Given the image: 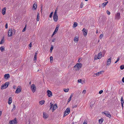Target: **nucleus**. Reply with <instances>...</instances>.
Listing matches in <instances>:
<instances>
[{
    "mask_svg": "<svg viewBox=\"0 0 124 124\" xmlns=\"http://www.w3.org/2000/svg\"><path fill=\"white\" fill-rule=\"evenodd\" d=\"M123 103H121L122 106V108H123Z\"/></svg>",
    "mask_w": 124,
    "mask_h": 124,
    "instance_id": "052dcab7",
    "label": "nucleus"
},
{
    "mask_svg": "<svg viewBox=\"0 0 124 124\" xmlns=\"http://www.w3.org/2000/svg\"><path fill=\"white\" fill-rule=\"evenodd\" d=\"M77 105H74L72 106V107L73 108H76L77 107Z\"/></svg>",
    "mask_w": 124,
    "mask_h": 124,
    "instance_id": "de8ad7c7",
    "label": "nucleus"
},
{
    "mask_svg": "<svg viewBox=\"0 0 124 124\" xmlns=\"http://www.w3.org/2000/svg\"><path fill=\"white\" fill-rule=\"evenodd\" d=\"M103 36V34H101L99 36V38L100 39L102 38Z\"/></svg>",
    "mask_w": 124,
    "mask_h": 124,
    "instance_id": "58836bf2",
    "label": "nucleus"
},
{
    "mask_svg": "<svg viewBox=\"0 0 124 124\" xmlns=\"http://www.w3.org/2000/svg\"><path fill=\"white\" fill-rule=\"evenodd\" d=\"M52 50H51L50 49V53L52 52Z\"/></svg>",
    "mask_w": 124,
    "mask_h": 124,
    "instance_id": "e2e57ef3",
    "label": "nucleus"
},
{
    "mask_svg": "<svg viewBox=\"0 0 124 124\" xmlns=\"http://www.w3.org/2000/svg\"><path fill=\"white\" fill-rule=\"evenodd\" d=\"M73 94H71L70 96V97L69 98V99L68 100V102H69L71 100V98L73 97Z\"/></svg>",
    "mask_w": 124,
    "mask_h": 124,
    "instance_id": "bb28decb",
    "label": "nucleus"
},
{
    "mask_svg": "<svg viewBox=\"0 0 124 124\" xmlns=\"http://www.w3.org/2000/svg\"><path fill=\"white\" fill-rule=\"evenodd\" d=\"M102 113V114L103 113L106 116L109 117V118H110L111 117V115L109 112L108 111H105Z\"/></svg>",
    "mask_w": 124,
    "mask_h": 124,
    "instance_id": "423d86ee",
    "label": "nucleus"
},
{
    "mask_svg": "<svg viewBox=\"0 0 124 124\" xmlns=\"http://www.w3.org/2000/svg\"><path fill=\"white\" fill-rule=\"evenodd\" d=\"M57 32H56L54 30V31L52 35V36L54 35V34H55Z\"/></svg>",
    "mask_w": 124,
    "mask_h": 124,
    "instance_id": "3c124183",
    "label": "nucleus"
},
{
    "mask_svg": "<svg viewBox=\"0 0 124 124\" xmlns=\"http://www.w3.org/2000/svg\"><path fill=\"white\" fill-rule=\"evenodd\" d=\"M47 95L49 97H51L52 96V94L51 91L49 90H47Z\"/></svg>",
    "mask_w": 124,
    "mask_h": 124,
    "instance_id": "4468645a",
    "label": "nucleus"
},
{
    "mask_svg": "<svg viewBox=\"0 0 124 124\" xmlns=\"http://www.w3.org/2000/svg\"><path fill=\"white\" fill-rule=\"evenodd\" d=\"M82 80L81 79L78 80V83H81Z\"/></svg>",
    "mask_w": 124,
    "mask_h": 124,
    "instance_id": "603ef678",
    "label": "nucleus"
},
{
    "mask_svg": "<svg viewBox=\"0 0 124 124\" xmlns=\"http://www.w3.org/2000/svg\"><path fill=\"white\" fill-rule=\"evenodd\" d=\"M117 62V61H116V62H115V63H116Z\"/></svg>",
    "mask_w": 124,
    "mask_h": 124,
    "instance_id": "0e129e2a",
    "label": "nucleus"
},
{
    "mask_svg": "<svg viewBox=\"0 0 124 124\" xmlns=\"http://www.w3.org/2000/svg\"><path fill=\"white\" fill-rule=\"evenodd\" d=\"M82 65L81 63H77L74 66V70L75 71L78 70L81 67Z\"/></svg>",
    "mask_w": 124,
    "mask_h": 124,
    "instance_id": "f257e3e1",
    "label": "nucleus"
},
{
    "mask_svg": "<svg viewBox=\"0 0 124 124\" xmlns=\"http://www.w3.org/2000/svg\"><path fill=\"white\" fill-rule=\"evenodd\" d=\"M15 30L13 29H9L8 33V36L10 37L12 36L15 33Z\"/></svg>",
    "mask_w": 124,
    "mask_h": 124,
    "instance_id": "f03ea898",
    "label": "nucleus"
},
{
    "mask_svg": "<svg viewBox=\"0 0 124 124\" xmlns=\"http://www.w3.org/2000/svg\"><path fill=\"white\" fill-rule=\"evenodd\" d=\"M57 108V106L56 104H55L54 105H53L52 109V112H53L55 109H56Z\"/></svg>",
    "mask_w": 124,
    "mask_h": 124,
    "instance_id": "f3484780",
    "label": "nucleus"
},
{
    "mask_svg": "<svg viewBox=\"0 0 124 124\" xmlns=\"http://www.w3.org/2000/svg\"><path fill=\"white\" fill-rule=\"evenodd\" d=\"M4 78L5 79H7L8 78H9V74H7L5 75L4 76Z\"/></svg>",
    "mask_w": 124,
    "mask_h": 124,
    "instance_id": "412c9836",
    "label": "nucleus"
},
{
    "mask_svg": "<svg viewBox=\"0 0 124 124\" xmlns=\"http://www.w3.org/2000/svg\"><path fill=\"white\" fill-rule=\"evenodd\" d=\"M120 68L121 70L123 69H124V65H121L120 67Z\"/></svg>",
    "mask_w": 124,
    "mask_h": 124,
    "instance_id": "473e14b6",
    "label": "nucleus"
},
{
    "mask_svg": "<svg viewBox=\"0 0 124 124\" xmlns=\"http://www.w3.org/2000/svg\"><path fill=\"white\" fill-rule=\"evenodd\" d=\"M86 91L85 90H83L82 92V93L83 94H85L86 93Z\"/></svg>",
    "mask_w": 124,
    "mask_h": 124,
    "instance_id": "37998d69",
    "label": "nucleus"
},
{
    "mask_svg": "<svg viewBox=\"0 0 124 124\" xmlns=\"http://www.w3.org/2000/svg\"><path fill=\"white\" fill-rule=\"evenodd\" d=\"M37 52H36L35 53V55H36V56H37Z\"/></svg>",
    "mask_w": 124,
    "mask_h": 124,
    "instance_id": "680f3d73",
    "label": "nucleus"
},
{
    "mask_svg": "<svg viewBox=\"0 0 124 124\" xmlns=\"http://www.w3.org/2000/svg\"><path fill=\"white\" fill-rule=\"evenodd\" d=\"M0 50L1 52H3L4 50V47L3 46H1L0 47Z\"/></svg>",
    "mask_w": 124,
    "mask_h": 124,
    "instance_id": "c756f323",
    "label": "nucleus"
},
{
    "mask_svg": "<svg viewBox=\"0 0 124 124\" xmlns=\"http://www.w3.org/2000/svg\"><path fill=\"white\" fill-rule=\"evenodd\" d=\"M121 103H124V100L123 98V97H121Z\"/></svg>",
    "mask_w": 124,
    "mask_h": 124,
    "instance_id": "c9c22d12",
    "label": "nucleus"
},
{
    "mask_svg": "<svg viewBox=\"0 0 124 124\" xmlns=\"http://www.w3.org/2000/svg\"><path fill=\"white\" fill-rule=\"evenodd\" d=\"M49 115L45 112H43V117L44 119H46L49 117Z\"/></svg>",
    "mask_w": 124,
    "mask_h": 124,
    "instance_id": "9d476101",
    "label": "nucleus"
},
{
    "mask_svg": "<svg viewBox=\"0 0 124 124\" xmlns=\"http://www.w3.org/2000/svg\"><path fill=\"white\" fill-rule=\"evenodd\" d=\"M31 84V82H30L29 83V84Z\"/></svg>",
    "mask_w": 124,
    "mask_h": 124,
    "instance_id": "69168bd1",
    "label": "nucleus"
},
{
    "mask_svg": "<svg viewBox=\"0 0 124 124\" xmlns=\"http://www.w3.org/2000/svg\"><path fill=\"white\" fill-rule=\"evenodd\" d=\"M83 34L85 37H86L87 34V31L84 28L82 30Z\"/></svg>",
    "mask_w": 124,
    "mask_h": 124,
    "instance_id": "f8f14e48",
    "label": "nucleus"
},
{
    "mask_svg": "<svg viewBox=\"0 0 124 124\" xmlns=\"http://www.w3.org/2000/svg\"><path fill=\"white\" fill-rule=\"evenodd\" d=\"M85 0V1H87L88 0Z\"/></svg>",
    "mask_w": 124,
    "mask_h": 124,
    "instance_id": "338daca9",
    "label": "nucleus"
},
{
    "mask_svg": "<svg viewBox=\"0 0 124 124\" xmlns=\"http://www.w3.org/2000/svg\"><path fill=\"white\" fill-rule=\"evenodd\" d=\"M120 14V13L118 12L115 14V19L119 20L121 18Z\"/></svg>",
    "mask_w": 124,
    "mask_h": 124,
    "instance_id": "6e6552de",
    "label": "nucleus"
},
{
    "mask_svg": "<svg viewBox=\"0 0 124 124\" xmlns=\"http://www.w3.org/2000/svg\"><path fill=\"white\" fill-rule=\"evenodd\" d=\"M58 9L57 8H56L54 12V14L53 15H57V11H58Z\"/></svg>",
    "mask_w": 124,
    "mask_h": 124,
    "instance_id": "393cba45",
    "label": "nucleus"
},
{
    "mask_svg": "<svg viewBox=\"0 0 124 124\" xmlns=\"http://www.w3.org/2000/svg\"><path fill=\"white\" fill-rule=\"evenodd\" d=\"M26 25L25 27H24V28L23 29V30L22 31L23 32H24L25 31L26 29Z\"/></svg>",
    "mask_w": 124,
    "mask_h": 124,
    "instance_id": "4c0bfd02",
    "label": "nucleus"
},
{
    "mask_svg": "<svg viewBox=\"0 0 124 124\" xmlns=\"http://www.w3.org/2000/svg\"><path fill=\"white\" fill-rule=\"evenodd\" d=\"M103 92V91L102 90L100 91L99 92V93L100 94H101Z\"/></svg>",
    "mask_w": 124,
    "mask_h": 124,
    "instance_id": "8fccbe9b",
    "label": "nucleus"
},
{
    "mask_svg": "<svg viewBox=\"0 0 124 124\" xmlns=\"http://www.w3.org/2000/svg\"><path fill=\"white\" fill-rule=\"evenodd\" d=\"M105 1H106L107 0H105Z\"/></svg>",
    "mask_w": 124,
    "mask_h": 124,
    "instance_id": "774afa93",
    "label": "nucleus"
},
{
    "mask_svg": "<svg viewBox=\"0 0 124 124\" xmlns=\"http://www.w3.org/2000/svg\"><path fill=\"white\" fill-rule=\"evenodd\" d=\"M13 88L14 89H15L16 88V86L15 85H14L13 86Z\"/></svg>",
    "mask_w": 124,
    "mask_h": 124,
    "instance_id": "13d9d810",
    "label": "nucleus"
},
{
    "mask_svg": "<svg viewBox=\"0 0 124 124\" xmlns=\"http://www.w3.org/2000/svg\"><path fill=\"white\" fill-rule=\"evenodd\" d=\"M53 46H51V48H50V50H53Z\"/></svg>",
    "mask_w": 124,
    "mask_h": 124,
    "instance_id": "864d4df0",
    "label": "nucleus"
},
{
    "mask_svg": "<svg viewBox=\"0 0 124 124\" xmlns=\"http://www.w3.org/2000/svg\"><path fill=\"white\" fill-rule=\"evenodd\" d=\"M104 56V54L102 55V53L101 52H100L98 54V55H95L94 59L95 60H97V59H100L102 56L103 57Z\"/></svg>",
    "mask_w": 124,
    "mask_h": 124,
    "instance_id": "7ed1b4c3",
    "label": "nucleus"
},
{
    "mask_svg": "<svg viewBox=\"0 0 124 124\" xmlns=\"http://www.w3.org/2000/svg\"><path fill=\"white\" fill-rule=\"evenodd\" d=\"M78 25V23L76 22H75L73 25V28H75Z\"/></svg>",
    "mask_w": 124,
    "mask_h": 124,
    "instance_id": "7c9ffc66",
    "label": "nucleus"
},
{
    "mask_svg": "<svg viewBox=\"0 0 124 124\" xmlns=\"http://www.w3.org/2000/svg\"><path fill=\"white\" fill-rule=\"evenodd\" d=\"M59 25H57L55 28V31L56 32H57L58 30L59 29Z\"/></svg>",
    "mask_w": 124,
    "mask_h": 124,
    "instance_id": "cd10ccee",
    "label": "nucleus"
},
{
    "mask_svg": "<svg viewBox=\"0 0 124 124\" xmlns=\"http://www.w3.org/2000/svg\"><path fill=\"white\" fill-rule=\"evenodd\" d=\"M69 90V89L68 88L67 89H64V92H68Z\"/></svg>",
    "mask_w": 124,
    "mask_h": 124,
    "instance_id": "ea45409f",
    "label": "nucleus"
},
{
    "mask_svg": "<svg viewBox=\"0 0 124 124\" xmlns=\"http://www.w3.org/2000/svg\"><path fill=\"white\" fill-rule=\"evenodd\" d=\"M83 124H87V122L86 121H85Z\"/></svg>",
    "mask_w": 124,
    "mask_h": 124,
    "instance_id": "5fc2aeb1",
    "label": "nucleus"
},
{
    "mask_svg": "<svg viewBox=\"0 0 124 124\" xmlns=\"http://www.w3.org/2000/svg\"><path fill=\"white\" fill-rule=\"evenodd\" d=\"M6 7L4 8H3L1 12L2 14L4 15L5 14L6 11Z\"/></svg>",
    "mask_w": 124,
    "mask_h": 124,
    "instance_id": "a211bd4d",
    "label": "nucleus"
},
{
    "mask_svg": "<svg viewBox=\"0 0 124 124\" xmlns=\"http://www.w3.org/2000/svg\"><path fill=\"white\" fill-rule=\"evenodd\" d=\"M84 4L82 2L80 5V7L81 8H82Z\"/></svg>",
    "mask_w": 124,
    "mask_h": 124,
    "instance_id": "79ce46f5",
    "label": "nucleus"
},
{
    "mask_svg": "<svg viewBox=\"0 0 124 124\" xmlns=\"http://www.w3.org/2000/svg\"><path fill=\"white\" fill-rule=\"evenodd\" d=\"M53 19L54 21L57 22L58 19V15H53Z\"/></svg>",
    "mask_w": 124,
    "mask_h": 124,
    "instance_id": "2eb2a0df",
    "label": "nucleus"
},
{
    "mask_svg": "<svg viewBox=\"0 0 124 124\" xmlns=\"http://www.w3.org/2000/svg\"><path fill=\"white\" fill-rule=\"evenodd\" d=\"M74 40L75 43H77L78 40V36L75 37Z\"/></svg>",
    "mask_w": 124,
    "mask_h": 124,
    "instance_id": "6ab92c4d",
    "label": "nucleus"
},
{
    "mask_svg": "<svg viewBox=\"0 0 124 124\" xmlns=\"http://www.w3.org/2000/svg\"><path fill=\"white\" fill-rule=\"evenodd\" d=\"M106 13L108 15H110V12L108 10H107Z\"/></svg>",
    "mask_w": 124,
    "mask_h": 124,
    "instance_id": "c03bdc74",
    "label": "nucleus"
},
{
    "mask_svg": "<svg viewBox=\"0 0 124 124\" xmlns=\"http://www.w3.org/2000/svg\"><path fill=\"white\" fill-rule=\"evenodd\" d=\"M31 89L32 92L34 93L36 90V86L34 84H33L31 85Z\"/></svg>",
    "mask_w": 124,
    "mask_h": 124,
    "instance_id": "39448f33",
    "label": "nucleus"
},
{
    "mask_svg": "<svg viewBox=\"0 0 124 124\" xmlns=\"http://www.w3.org/2000/svg\"><path fill=\"white\" fill-rule=\"evenodd\" d=\"M5 28L7 29L8 28V24L7 23H6L5 25Z\"/></svg>",
    "mask_w": 124,
    "mask_h": 124,
    "instance_id": "09e8293b",
    "label": "nucleus"
},
{
    "mask_svg": "<svg viewBox=\"0 0 124 124\" xmlns=\"http://www.w3.org/2000/svg\"><path fill=\"white\" fill-rule=\"evenodd\" d=\"M5 41L4 39V37H3L1 39V40L0 42V44H2Z\"/></svg>",
    "mask_w": 124,
    "mask_h": 124,
    "instance_id": "b1692460",
    "label": "nucleus"
},
{
    "mask_svg": "<svg viewBox=\"0 0 124 124\" xmlns=\"http://www.w3.org/2000/svg\"><path fill=\"white\" fill-rule=\"evenodd\" d=\"M122 82L124 83V77L122 79Z\"/></svg>",
    "mask_w": 124,
    "mask_h": 124,
    "instance_id": "bf43d9fd",
    "label": "nucleus"
},
{
    "mask_svg": "<svg viewBox=\"0 0 124 124\" xmlns=\"http://www.w3.org/2000/svg\"><path fill=\"white\" fill-rule=\"evenodd\" d=\"M85 83V81H81V83L82 84L84 83Z\"/></svg>",
    "mask_w": 124,
    "mask_h": 124,
    "instance_id": "4d7b16f0",
    "label": "nucleus"
},
{
    "mask_svg": "<svg viewBox=\"0 0 124 124\" xmlns=\"http://www.w3.org/2000/svg\"><path fill=\"white\" fill-rule=\"evenodd\" d=\"M104 71H100L98 73H97L96 74H94L93 75V76L96 77V76H98L99 75H100L101 74H102L104 72Z\"/></svg>",
    "mask_w": 124,
    "mask_h": 124,
    "instance_id": "9b49d317",
    "label": "nucleus"
},
{
    "mask_svg": "<svg viewBox=\"0 0 124 124\" xmlns=\"http://www.w3.org/2000/svg\"><path fill=\"white\" fill-rule=\"evenodd\" d=\"M50 62L51 63H52L53 61V57L52 56H50Z\"/></svg>",
    "mask_w": 124,
    "mask_h": 124,
    "instance_id": "72a5a7b5",
    "label": "nucleus"
},
{
    "mask_svg": "<svg viewBox=\"0 0 124 124\" xmlns=\"http://www.w3.org/2000/svg\"><path fill=\"white\" fill-rule=\"evenodd\" d=\"M45 102V101L44 100H41L39 102V103L40 105H42L44 104Z\"/></svg>",
    "mask_w": 124,
    "mask_h": 124,
    "instance_id": "4be33fe9",
    "label": "nucleus"
},
{
    "mask_svg": "<svg viewBox=\"0 0 124 124\" xmlns=\"http://www.w3.org/2000/svg\"><path fill=\"white\" fill-rule=\"evenodd\" d=\"M17 123L16 119L11 120L9 123V124H16Z\"/></svg>",
    "mask_w": 124,
    "mask_h": 124,
    "instance_id": "ddd939ff",
    "label": "nucleus"
},
{
    "mask_svg": "<svg viewBox=\"0 0 124 124\" xmlns=\"http://www.w3.org/2000/svg\"><path fill=\"white\" fill-rule=\"evenodd\" d=\"M111 57L109 58L107 60V65L109 66L111 63Z\"/></svg>",
    "mask_w": 124,
    "mask_h": 124,
    "instance_id": "dca6fc26",
    "label": "nucleus"
},
{
    "mask_svg": "<svg viewBox=\"0 0 124 124\" xmlns=\"http://www.w3.org/2000/svg\"><path fill=\"white\" fill-rule=\"evenodd\" d=\"M37 56H36V55H34V62H36V61L37 60Z\"/></svg>",
    "mask_w": 124,
    "mask_h": 124,
    "instance_id": "e433bc0d",
    "label": "nucleus"
},
{
    "mask_svg": "<svg viewBox=\"0 0 124 124\" xmlns=\"http://www.w3.org/2000/svg\"><path fill=\"white\" fill-rule=\"evenodd\" d=\"M37 4L35 3L33 5V7L32 8V9L33 10H35L37 8Z\"/></svg>",
    "mask_w": 124,
    "mask_h": 124,
    "instance_id": "aec40b11",
    "label": "nucleus"
},
{
    "mask_svg": "<svg viewBox=\"0 0 124 124\" xmlns=\"http://www.w3.org/2000/svg\"><path fill=\"white\" fill-rule=\"evenodd\" d=\"M39 14L38 13V14L37 16V21H39Z\"/></svg>",
    "mask_w": 124,
    "mask_h": 124,
    "instance_id": "2f4dec72",
    "label": "nucleus"
},
{
    "mask_svg": "<svg viewBox=\"0 0 124 124\" xmlns=\"http://www.w3.org/2000/svg\"><path fill=\"white\" fill-rule=\"evenodd\" d=\"M22 90L21 87L19 86H18L15 93H18L21 92Z\"/></svg>",
    "mask_w": 124,
    "mask_h": 124,
    "instance_id": "1a4fd4ad",
    "label": "nucleus"
},
{
    "mask_svg": "<svg viewBox=\"0 0 124 124\" xmlns=\"http://www.w3.org/2000/svg\"><path fill=\"white\" fill-rule=\"evenodd\" d=\"M50 109H51L52 107H53V104H52L51 103H50Z\"/></svg>",
    "mask_w": 124,
    "mask_h": 124,
    "instance_id": "f704fd0d",
    "label": "nucleus"
},
{
    "mask_svg": "<svg viewBox=\"0 0 124 124\" xmlns=\"http://www.w3.org/2000/svg\"><path fill=\"white\" fill-rule=\"evenodd\" d=\"M108 3V1L106 2H105L103 3L102 5V8H104L107 4Z\"/></svg>",
    "mask_w": 124,
    "mask_h": 124,
    "instance_id": "5701e85b",
    "label": "nucleus"
},
{
    "mask_svg": "<svg viewBox=\"0 0 124 124\" xmlns=\"http://www.w3.org/2000/svg\"><path fill=\"white\" fill-rule=\"evenodd\" d=\"M103 121V119L102 118L100 119L99 120V123L100 124H101Z\"/></svg>",
    "mask_w": 124,
    "mask_h": 124,
    "instance_id": "c85d7f7f",
    "label": "nucleus"
},
{
    "mask_svg": "<svg viewBox=\"0 0 124 124\" xmlns=\"http://www.w3.org/2000/svg\"><path fill=\"white\" fill-rule=\"evenodd\" d=\"M9 84L8 82H6L4 84H3L1 86V89H3L7 87Z\"/></svg>",
    "mask_w": 124,
    "mask_h": 124,
    "instance_id": "20e7f679",
    "label": "nucleus"
},
{
    "mask_svg": "<svg viewBox=\"0 0 124 124\" xmlns=\"http://www.w3.org/2000/svg\"><path fill=\"white\" fill-rule=\"evenodd\" d=\"M13 109L12 110L13 111V110H15L16 108V106L14 105H13Z\"/></svg>",
    "mask_w": 124,
    "mask_h": 124,
    "instance_id": "49530a36",
    "label": "nucleus"
},
{
    "mask_svg": "<svg viewBox=\"0 0 124 124\" xmlns=\"http://www.w3.org/2000/svg\"><path fill=\"white\" fill-rule=\"evenodd\" d=\"M53 14V12H52L50 13V15H49V17L50 18H51V17H52Z\"/></svg>",
    "mask_w": 124,
    "mask_h": 124,
    "instance_id": "a19ab883",
    "label": "nucleus"
},
{
    "mask_svg": "<svg viewBox=\"0 0 124 124\" xmlns=\"http://www.w3.org/2000/svg\"><path fill=\"white\" fill-rule=\"evenodd\" d=\"M70 108H67L64 112V113L63 115L64 116H66L68 114H69L70 113Z\"/></svg>",
    "mask_w": 124,
    "mask_h": 124,
    "instance_id": "0eeeda50",
    "label": "nucleus"
},
{
    "mask_svg": "<svg viewBox=\"0 0 124 124\" xmlns=\"http://www.w3.org/2000/svg\"><path fill=\"white\" fill-rule=\"evenodd\" d=\"M12 102V98L11 97H10L9 98V100L8 101V104H11Z\"/></svg>",
    "mask_w": 124,
    "mask_h": 124,
    "instance_id": "a878e982",
    "label": "nucleus"
},
{
    "mask_svg": "<svg viewBox=\"0 0 124 124\" xmlns=\"http://www.w3.org/2000/svg\"><path fill=\"white\" fill-rule=\"evenodd\" d=\"M29 47H30V48H29V49H30L31 48V47L32 46V44L31 43L29 45Z\"/></svg>",
    "mask_w": 124,
    "mask_h": 124,
    "instance_id": "a18cd8bd",
    "label": "nucleus"
},
{
    "mask_svg": "<svg viewBox=\"0 0 124 124\" xmlns=\"http://www.w3.org/2000/svg\"><path fill=\"white\" fill-rule=\"evenodd\" d=\"M119 59H120L119 57H118L117 58L116 61H117V62H118V61H119Z\"/></svg>",
    "mask_w": 124,
    "mask_h": 124,
    "instance_id": "6e6d98bb",
    "label": "nucleus"
}]
</instances>
